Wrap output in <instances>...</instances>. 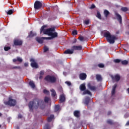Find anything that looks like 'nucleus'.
I'll use <instances>...</instances> for the list:
<instances>
[{
    "mask_svg": "<svg viewBox=\"0 0 129 129\" xmlns=\"http://www.w3.org/2000/svg\"><path fill=\"white\" fill-rule=\"evenodd\" d=\"M28 107H29L30 111H33V108L38 109L39 107L41 109H44V108H45V103H44L43 100L35 98L29 102Z\"/></svg>",
    "mask_w": 129,
    "mask_h": 129,
    "instance_id": "f257e3e1",
    "label": "nucleus"
},
{
    "mask_svg": "<svg viewBox=\"0 0 129 129\" xmlns=\"http://www.w3.org/2000/svg\"><path fill=\"white\" fill-rule=\"evenodd\" d=\"M104 37L106 38L107 42H108L109 44H114L115 42V40H117V38L115 35H111L110 32L107 30L104 31Z\"/></svg>",
    "mask_w": 129,
    "mask_h": 129,
    "instance_id": "f03ea898",
    "label": "nucleus"
},
{
    "mask_svg": "<svg viewBox=\"0 0 129 129\" xmlns=\"http://www.w3.org/2000/svg\"><path fill=\"white\" fill-rule=\"evenodd\" d=\"M46 25H43L41 27L40 29V34L43 33L44 35H48V36H50L51 32H54L55 31V28L51 27L47 29H45V28H46Z\"/></svg>",
    "mask_w": 129,
    "mask_h": 129,
    "instance_id": "7ed1b4c3",
    "label": "nucleus"
},
{
    "mask_svg": "<svg viewBox=\"0 0 129 129\" xmlns=\"http://www.w3.org/2000/svg\"><path fill=\"white\" fill-rule=\"evenodd\" d=\"M44 80L48 83H56L57 78L54 76L47 75L44 78Z\"/></svg>",
    "mask_w": 129,
    "mask_h": 129,
    "instance_id": "20e7f679",
    "label": "nucleus"
},
{
    "mask_svg": "<svg viewBox=\"0 0 129 129\" xmlns=\"http://www.w3.org/2000/svg\"><path fill=\"white\" fill-rule=\"evenodd\" d=\"M5 104L9 106H15L17 104V101L9 97L8 101L5 102Z\"/></svg>",
    "mask_w": 129,
    "mask_h": 129,
    "instance_id": "39448f33",
    "label": "nucleus"
},
{
    "mask_svg": "<svg viewBox=\"0 0 129 129\" xmlns=\"http://www.w3.org/2000/svg\"><path fill=\"white\" fill-rule=\"evenodd\" d=\"M42 7H43V4L41 2L39 1H35L34 5V8L36 11L40 10Z\"/></svg>",
    "mask_w": 129,
    "mask_h": 129,
    "instance_id": "423d86ee",
    "label": "nucleus"
},
{
    "mask_svg": "<svg viewBox=\"0 0 129 129\" xmlns=\"http://www.w3.org/2000/svg\"><path fill=\"white\" fill-rule=\"evenodd\" d=\"M49 36H51V37L45 38V39H47V40H52V39H54V38H57V37H58V33H57V32L53 33L51 32Z\"/></svg>",
    "mask_w": 129,
    "mask_h": 129,
    "instance_id": "0eeeda50",
    "label": "nucleus"
},
{
    "mask_svg": "<svg viewBox=\"0 0 129 129\" xmlns=\"http://www.w3.org/2000/svg\"><path fill=\"white\" fill-rule=\"evenodd\" d=\"M87 87L90 89V90H91L92 91H94L96 90V87L94 86H93V84L92 82H89L87 84Z\"/></svg>",
    "mask_w": 129,
    "mask_h": 129,
    "instance_id": "6e6552de",
    "label": "nucleus"
},
{
    "mask_svg": "<svg viewBox=\"0 0 129 129\" xmlns=\"http://www.w3.org/2000/svg\"><path fill=\"white\" fill-rule=\"evenodd\" d=\"M14 45L15 46H22L23 45V41L20 39H16L14 40Z\"/></svg>",
    "mask_w": 129,
    "mask_h": 129,
    "instance_id": "1a4fd4ad",
    "label": "nucleus"
},
{
    "mask_svg": "<svg viewBox=\"0 0 129 129\" xmlns=\"http://www.w3.org/2000/svg\"><path fill=\"white\" fill-rule=\"evenodd\" d=\"M66 100V97H65L64 93L61 94L59 96V103H63V102H65Z\"/></svg>",
    "mask_w": 129,
    "mask_h": 129,
    "instance_id": "9d476101",
    "label": "nucleus"
},
{
    "mask_svg": "<svg viewBox=\"0 0 129 129\" xmlns=\"http://www.w3.org/2000/svg\"><path fill=\"white\" fill-rule=\"evenodd\" d=\"M72 49L74 50V51H80L82 50V46L79 45V46H77V45H74L72 46Z\"/></svg>",
    "mask_w": 129,
    "mask_h": 129,
    "instance_id": "9b49d317",
    "label": "nucleus"
},
{
    "mask_svg": "<svg viewBox=\"0 0 129 129\" xmlns=\"http://www.w3.org/2000/svg\"><path fill=\"white\" fill-rule=\"evenodd\" d=\"M117 87V85L115 84L112 89L111 91V97H114V95H115V90L116 89V87Z\"/></svg>",
    "mask_w": 129,
    "mask_h": 129,
    "instance_id": "f8f14e48",
    "label": "nucleus"
},
{
    "mask_svg": "<svg viewBox=\"0 0 129 129\" xmlns=\"http://www.w3.org/2000/svg\"><path fill=\"white\" fill-rule=\"evenodd\" d=\"M115 15L117 18V21H118L120 24H121L122 23V18H121V16L116 12L115 13Z\"/></svg>",
    "mask_w": 129,
    "mask_h": 129,
    "instance_id": "ddd939ff",
    "label": "nucleus"
},
{
    "mask_svg": "<svg viewBox=\"0 0 129 129\" xmlns=\"http://www.w3.org/2000/svg\"><path fill=\"white\" fill-rule=\"evenodd\" d=\"M79 77L81 80H85V79H86V78L87 77V75H86V74L82 73L80 74Z\"/></svg>",
    "mask_w": 129,
    "mask_h": 129,
    "instance_id": "4468645a",
    "label": "nucleus"
},
{
    "mask_svg": "<svg viewBox=\"0 0 129 129\" xmlns=\"http://www.w3.org/2000/svg\"><path fill=\"white\" fill-rule=\"evenodd\" d=\"M30 61H32L31 63V66L33 68H38V64L36 62H35V60L31 59Z\"/></svg>",
    "mask_w": 129,
    "mask_h": 129,
    "instance_id": "2eb2a0df",
    "label": "nucleus"
},
{
    "mask_svg": "<svg viewBox=\"0 0 129 129\" xmlns=\"http://www.w3.org/2000/svg\"><path fill=\"white\" fill-rule=\"evenodd\" d=\"M46 38H47V37L37 38L36 41H37V42L38 43H39L40 44H43V40H48Z\"/></svg>",
    "mask_w": 129,
    "mask_h": 129,
    "instance_id": "dca6fc26",
    "label": "nucleus"
},
{
    "mask_svg": "<svg viewBox=\"0 0 129 129\" xmlns=\"http://www.w3.org/2000/svg\"><path fill=\"white\" fill-rule=\"evenodd\" d=\"M74 115L75 117H77V118H79V117H80V111L78 110L74 111Z\"/></svg>",
    "mask_w": 129,
    "mask_h": 129,
    "instance_id": "f3484780",
    "label": "nucleus"
},
{
    "mask_svg": "<svg viewBox=\"0 0 129 129\" xmlns=\"http://www.w3.org/2000/svg\"><path fill=\"white\" fill-rule=\"evenodd\" d=\"M74 53V50H73V48H72L71 50L70 49H68L64 51V54H73Z\"/></svg>",
    "mask_w": 129,
    "mask_h": 129,
    "instance_id": "a211bd4d",
    "label": "nucleus"
},
{
    "mask_svg": "<svg viewBox=\"0 0 129 129\" xmlns=\"http://www.w3.org/2000/svg\"><path fill=\"white\" fill-rule=\"evenodd\" d=\"M112 79L115 80L116 82H118L119 80H120V76H119L118 75H116L114 77H112Z\"/></svg>",
    "mask_w": 129,
    "mask_h": 129,
    "instance_id": "6ab92c4d",
    "label": "nucleus"
},
{
    "mask_svg": "<svg viewBox=\"0 0 129 129\" xmlns=\"http://www.w3.org/2000/svg\"><path fill=\"white\" fill-rule=\"evenodd\" d=\"M80 89L81 91H84L86 90V86H85V84L83 83L80 85Z\"/></svg>",
    "mask_w": 129,
    "mask_h": 129,
    "instance_id": "aec40b11",
    "label": "nucleus"
},
{
    "mask_svg": "<svg viewBox=\"0 0 129 129\" xmlns=\"http://www.w3.org/2000/svg\"><path fill=\"white\" fill-rule=\"evenodd\" d=\"M90 101V98L89 97H86L85 99V104L87 105V106H88V105L89 104V102Z\"/></svg>",
    "mask_w": 129,
    "mask_h": 129,
    "instance_id": "412c9836",
    "label": "nucleus"
},
{
    "mask_svg": "<svg viewBox=\"0 0 129 129\" xmlns=\"http://www.w3.org/2000/svg\"><path fill=\"white\" fill-rule=\"evenodd\" d=\"M109 14H110V13H109V11H108V10H105L104 11V15L105 16V18H108V16H109Z\"/></svg>",
    "mask_w": 129,
    "mask_h": 129,
    "instance_id": "4be33fe9",
    "label": "nucleus"
},
{
    "mask_svg": "<svg viewBox=\"0 0 129 129\" xmlns=\"http://www.w3.org/2000/svg\"><path fill=\"white\" fill-rule=\"evenodd\" d=\"M17 61L21 63V62H23V59H22L21 57L18 56L17 57V58H14L13 59V62H17Z\"/></svg>",
    "mask_w": 129,
    "mask_h": 129,
    "instance_id": "5701e85b",
    "label": "nucleus"
},
{
    "mask_svg": "<svg viewBox=\"0 0 129 129\" xmlns=\"http://www.w3.org/2000/svg\"><path fill=\"white\" fill-rule=\"evenodd\" d=\"M85 94H88L89 95H90L91 96V95H92V94L91 93V92H90V91L88 90H85V91H84V92L83 93V95H85Z\"/></svg>",
    "mask_w": 129,
    "mask_h": 129,
    "instance_id": "b1692460",
    "label": "nucleus"
},
{
    "mask_svg": "<svg viewBox=\"0 0 129 129\" xmlns=\"http://www.w3.org/2000/svg\"><path fill=\"white\" fill-rule=\"evenodd\" d=\"M54 117H55V116L53 114H51L50 115L49 117L47 118V121L48 122H51L52 120H53V119H54Z\"/></svg>",
    "mask_w": 129,
    "mask_h": 129,
    "instance_id": "393cba45",
    "label": "nucleus"
},
{
    "mask_svg": "<svg viewBox=\"0 0 129 129\" xmlns=\"http://www.w3.org/2000/svg\"><path fill=\"white\" fill-rule=\"evenodd\" d=\"M60 110H61V109H60V105H55L54 107V111L55 112H57V111H60Z\"/></svg>",
    "mask_w": 129,
    "mask_h": 129,
    "instance_id": "a878e982",
    "label": "nucleus"
},
{
    "mask_svg": "<svg viewBox=\"0 0 129 129\" xmlns=\"http://www.w3.org/2000/svg\"><path fill=\"white\" fill-rule=\"evenodd\" d=\"M37 36V34L36 33H33V31H30L29 37L30 38H33V37H35Z\"/></svg>",
    "mask_w": 129,
    "mask_h": 129,
    "instance_id": "bb28decb",
    "label": "nucleus"
},
{
    "mask_svg": "<svg viewBox=\"0 0 129 129\" xmlns=\"http://www.w3.org/2000/svg\"><path fill=\"white\" fill-rule=\"evenodd\" d=\"M29 84L31 88H35V87H36V85H35V83H34V82L32 81L29 82Z\"/></svg>",
    "mask_w": 129,
    "mask_h": 129,
    "instance_id": "cd10ccee",
    "label": "nucleus"
},
{
    "mask_svg": "<svg viewBox=\"0 0 129 129\" xmlns=\"http://www.w3.org/2000/svg\"><path fill=\"white\" fill-rule=\"evenodd\" d=\"M106 122L107 123H108V124H110V125H113V124H114V122H113V120L111 119L107 120Z\"/></svg>",
    "mask_w": 129,
    "mask_h": 129,
    "instance_id": "c85d7f7f",
    "label": "nucleus"
},
{
    "mask_svg": "<svg viewBox=\"0 0 129 129\" xmlns=\"http://www.w3.org/2000/svg\"><path fill=\"white\" fill-rule=\"evenodd\" d=\"M50 91L51 92V96H52V97H55L57 94L55 90L52 89L50 90Z\"/></svg>",
    "mask_w": 129,
    "mask_h": 129,
    "instance_id": "c756f323",
    "label": "nucleus"
},
{
    "mask_svg": "<svg viewBox=\"0 0 129 129\" xmlns=\"http://www.w3.org/2000/svg\"><path fill=\"white\" fill-rule=\"evenodd\" d=\"M96 78L97 81H101L102 80V77H101V76L99 75H97L96 76Z\"/></svg>",
    "mask_w": 129,
    "mask_h": 129,
    "instance_id": "7c9ffc66",
    "label": "nucleus"
},
{
    "mask_svg": "<svg viewBox=\"0 0 129 129\" xmlns=\"http://www.w3.org/2000/svg\"><path fill=\"white\" fill-rule=\"evenodd\" d=\"M97 18H98V19H99V20H101L102 18H101V15L100 14V13L99 12V11H97V15H96Z\"/></svg>",
    "mask_w": 129,
    "mask_h": 129,
    "instance_id": "2f4dec72",
    "label": "nucleus"
},
{
    "mask_svg": "<svg viewBox=\"0 0 129 129\" xmlns=\"http://www.w3.org/2000/svg\"><path fill=\"white\" fill-rule=\"evenodd\" d=\"M121 11L122 12H127L128 11V9L127 7H122L121 8Z\"/></svg>",
    "mask_w": 129,
    "mask_h": 129,
    "instance_id": "473e14b6",
    "label": "nucleus"
},
{
    "mask_svg": "<svg viewBox=\"0 0 129 129\" xmlns=\"http://www.w3.org/2000/svg\"><path fill=\"white\" fill-rule=\"evenodd\" d=\"M121 64L122 65H127V64H128V61L126 60H124L123 61H121Z\"/></svg>",
    "mask_w": 129,
    "mask_h": 129,
    "instance_id": "72a5a7b5",
    "label": "nucleus"
},
{
    "mask_svg": "<svg viewBox=\"0 0 129 129\" xmlns=\"http://www.w3.org/2000/svg\"><path fill=\"white\" fill-rule=\"evenodd\" d=\"M50 98L48 97H45L44 98V102H46V103H48V102H49V101H50Z\"/></svg>",
    "mask_w": 129,
    "mask_h": 129,
    "instance_id": "f704fd0d",
    "label": "nucleus"
},
{
    "mask_svg": "<svg viewBox=\"0 0 129 129\" xmlns=\"http://www.w3.org/2000/svg\"><path fill=\"white\" fill-rule=\"evenodd\" d=\"M11 69H13V70H14V69H16V70L19 69V70H21V69H22V68H21V67H20V66H15V67H12L11 68Z\"/></svg>",
    "mask_w": 129,
    "mask_h": 129,
    "instance_id": "c9c22d12",
    "label": "nucleus"
},
{
    "mask_svg": "<svg viewBox=\"0 0 129 129\" xmlns=\"http://www.w3.org/2000/svg\"><path fill=\"white\" fill-rule=\"evenodd\" d=\"M50 127V124L49 123H46L44 125L43 129H49Z\"/></svg>",
    "mask_w": 129,
    "mask_h": 129,
    "instance_id": "e433bc0d",
    "label": "nucleus"
},
{
    "mask_svg": "<svg viewBox=\"0 0 129 129\" xmlns=\"http://www.w3.org/2000/svg\"><path fill=\"white\" fill-rule=\"evenodd\" d=\"M43 50H44L43 52H44V53H46V52L49 51V48H48V47H47V46H44Z\"/></svg>",
    "mask_w": 129,
    "mask_h": 129,
    "instance_id": "4c0bfd02",
    "label": "nucleus"
},
{
    "mask_svg": "<svg viewBox=\"0 0 129 129\" xmlns=\"http://www.w3.org/2000/svg\"><path fill=\"white\" fill-rule=\"evenodd\" d=\"M5 51H9V50H11V47L10 46H5L4 47Z\"/></svg>",
    "mask_w": 129,
    "mask_h": 129,
    "instance_id": "58836bf2",
    "label": "nucleus"
},
{
    "mask_svg": "<svg viewBox=\"0 0 129 129\" xmlns=\"http://www.w3.org/2000/svg\"><path fill=\"white\" fill-rule=\"evenodd\" d=\"M113 61H114V62L115 63H119L121 61V60L117 58V59H114Z\"/></svg>",
    "mask_w": 129,
    "mask_h": 129,
    "instance_id": "ea45409f",
    "label": "nucleus"
},
{
    "mask_svg": "<svg viewBox=\"0 0 129 129\" xmlns=\"http://www.w3.org/2000/svg\"><path fill=\"white\" fill-rule=\"evenodd\" d=\"M14 13V11H13L12 10H10L8 11V12H7V14L8 15H12Z\"/></svg>",
    "mask_w": 129,
    "mask_h": 129,
    "instance_id": "a19ab883",
    "label": "nucleus"
},
{
    "mask_svg": "<svg viewBox=\"0 0 129 129\" xmlns=\"http://www.w3.org/2000/svg\"><path fill=\"white\" fill-rule=\"evenodd\" d=\"M79 40H80V41L82 42V41H83L84 40V37H83V36H80L79 37Z\"/></svg>",
    "mask_w": 129,
    "mask_h": 129,
    "instance_id": "79ce46f5",
    "label": "nucleus"
},
{
    "mask_svg": "<svg viewBox=\"0 0 129 129\" xmlns=\"http://www.w3.org/2000/svg\"><path fill=\"white\" fill-rule=\"evenodd\" d=\"M72 34L73 35H74V36H76V35H77V30H73L72 31Z\"/></svg>",
    "mask_w": 129,
    "mask_h": 129,
    "instance_id": "37998d69",
    "label": "nucleus"
},
{
    "mask_svg": "<svg viewBox=\"0 0 129 129\" xmlns=\"http://www.w3.org/2000/svg\"><path fill=\"white\" fill-rule=\"evenodd\" d=\"M98 67H99V68H104V64L102 63H100L98 64Z\"/></svg>",
    "mask_w": 129,
    "mask_h": 129,
    "instance_id": "c03bdc74",
    "label": "nucleus"
},
{
    "mask_svg": "<svg viewBox=\"0 0 129 129\" xmlns=\"http://www.w3.org/2000/svg\"><path fill=\"white\" fill-rule=\"evenodd\" d=\"M43 93L45 94H49V91L46 90V89H44L43 90Z\"/></svg>",
    "mask_w": 129,
    "mask_h": 129,
    "instance_id": "a18cd8bd",
    "label": "nucleus"
},
{
    "mask_svg": "<svg viewBox=\"0 0 129 129\" xmlns=\"http://www.w3.org/2000/svg\"><path fill=\"white\" fill-rule=\"evenodd\" d=\"M85 25H89V20H85L84 22Z\"/></svg>",
    "mask_w": 129,
    "mask_h": 129,
    "instance_id": "49530a36",
    "label": "nucleus"
},
{
    "mask_svg": "<svg viewBox=\"0 0 129 129\" xmlns=\"http://www.w3.org/2000/svg\"><path fill=\"white\" fill-rule=\"evenodd\" d=\"M77 42V39L74 38V39L72 41V44H75Z\"/></svg>",
    "mask_w": 129,
    "mask_h": 129,
    "instance_id": "de8ad7c7",
    "label": "nucleus"
},
{
    "mask_svg": "<svg viewBox=\"0 0 129 129\" xmlns=\"http://www.w3.org/2000/svg\"><path fill=\"white\" fill-rule=\"evenodd\" d=\"M90 9H95V5L94 4H92L91 6V7L90 8Z\"/></svg>",
    "mask_w": 129,
    "mask_h": 129,
    "instance_id": "09e8293b",
    "label": "nucleus"
},
{
    "mask_svg": "<svg viewBox=\"0 0 129 129\" xmlns=\"http://www.w3.org/2000/svg\"><path fill=\"white\" fill-rule=\"evenodd\" d=\"M66 83L67 84V85H68V86H71V82H70L67 81L66 82Z\"/></svg>",
    "mask_w": 129,
    "mask_h": 129,
    "instance_id": "8fccbe9b",
    "label": "nucleus"
},
{
    "mask_svg": "<svg viewBox=\"0 0 129 129\" xmlns=\"http://www.w3.org/2000/svg\"><path fill=\"white\" fill-rule=\"evenodd\" d=\"M24 66L25 67H28L29 66V64L28 63V62H25L24 63Z\"/></svg>",
    "mask_w": 129,
    "mask_h": 129,
    "instance_id": "3c124183",
    "label": "nucleus"
},
{
    "mask_svg": "<svg viewBox=\"0 0 129 129\" xmlns=\"http://www.w3.org/2000/svg\"><path fill=\"white\" fill-rule=\"evenodd\" d=\"M23 117V115H22L21 114H19L18 115V118H22Z\"/></svg>",
    "mask_w": 129,
    "mask_h": 129,
    "instance_id": "603ef678",
    "label": "nucleus"
},
{
    "mask_svg": "<svg viewBox=\"0 0 129 129\" xmlns=\"http://www.w3.org/2000/svg\"><path fill=\"white\" fill-rule=\"evenodd\" d=\"M111 114V111H109L107 112V115H110Z\"/></svg>",
    "mask_w": 129,
    "mask_h": 129,
    "instance_id": "864d4df0",
    "label": "nucleus"
},
{
    "mask_svg": "<svg viewBox=\"0 0 129 129\" xmlns=\"http://www.w3.org/2000/svg\"><path fill=\"white\" fill-rule=\"evenodd\" d=\"M40 75H41V76L44 75V72L41 71V72H40Z\"/></svg>",
    "mask_w": 129,
    "mask_h": 129,
    "instance_id": "5fc2aeb1",
    "label": "nucleus"
},
{
    "mask_svg": "<svg viewBox=\"0 0 129 129\" xmlns=\"http://www.w3.org/2000/svg\"><path fill=\"white\" fill-rule=\"evenodd\" d=\"M59 91H60V93H62V94H63V93H63V89H59Z\"/></svg>",
    "mask_w": 129,
    "mask_h": 129,
    "instance_id": "6e6d98bb",
    "label": "nucleus"
},
{
    "mask_svg": "<svg viewBox=\"0 0 129 129\" xmlns=\"http://www.w3.org/2000/svg\"><path fill=\"white\" fill-rule=\"evenodd\" d=\"M53 20V19H52V18H49L48 19V21H49V22L52 21Z\"/></svg>",
    "mask_w": 129,
    "mask_h": 129,
    "instance_id": "4d7b16f0",
    "label": "nucleus"
},
{
    "mask_svg": "<svg viewBox=\"0 0 129 129\" xmlns=\"http://www.w3.org/2000/svg\"><path fill=\"white\" fill-rule=\"evenodd\" d=\"M42 78H43V76L40 75L39 79H42Z\"/></svg>",
    "mask_w": 129,
    "mask_h": 129,
    "instance_id": "13d9d810",
    "label": "nucleus"
},
{
    "mask_svg": "<svg viewBox=\"0 0 129 129\" xmlns=\"http://www.w3.org/2000/svg\"><path fill=\"white\" fill-rule=\"evenodd\" d=\"M126 91H127V92L129 94V88L126 89Z\"/></svg>",
    "mask_w": 129,
    "mask_h": 129,
    "instance_id": "bf43d9fd",
    "label": "nucleus"
},
{
    "mask_svg": "<svg viewBox=\"0 0 129 129\" xmlns=\"http://www.w3.org/2000/svg\"><path fill=\"white\" fill-rule=\"evenodd\" d=\"M2 115H3V114L1 113H0V117L2 116Z\"/></svg>",
    "mask_w": 129,
    "mask_h": 129,
    "instance_id": "052dcab7",
    "label": "nucleus"
},
{
    "mask_svg": "<svg viewBox=\"0 0 129 129\" xmlns=\"http://www.w3.org/2000/svg\"><path fill=\"white\" fill-rule=\"evenodd\" d=\"M128 34L129 35V32H128Z\"/></svg>",
    "mask_w": 129,
    "mask_h": 129,
    "instance_id": "680f3d73",
    "label": "nucleus"
},
{
    "mask_svg": "<svg viewBox=\"0 0 129 129\" xmlns=\"http://www.w3.org/2000/svg\"><path fill=\"white\" fill-rule=\"evenodd\" d=\"M1 125H0V128H1Z\"/></svg>",
    "mask_w": 129,
    "mask_h": 129,
    "instance_id": "e2e57ef3",
    "label": "nucleus"
}]
</instances>
